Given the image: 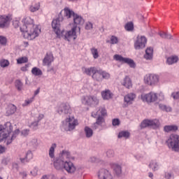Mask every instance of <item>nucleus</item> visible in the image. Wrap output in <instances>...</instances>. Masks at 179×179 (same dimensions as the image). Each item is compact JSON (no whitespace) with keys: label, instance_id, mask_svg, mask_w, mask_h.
<instances>
[{"label":"nucleus","instance_id":"nucleus-1","mask_svg":"<svg viewBox=\"0 0 179 179\" xmlns=\"http://www.w3.org/2000/svg\"><path fill=\"white\" fill-rule=\"evenodd\" d=\"M57 113L59 115L64 117L65 120L62 122V127L64 131H73L79 122L78 120L75 119V117L72 116V108L69 103H62L57 106Z\"/></svg>","mask_w":179,"mask_h":179},{"label":"nucleus","instance_id":"nucleus-2","mask_svg":"<svg viewBox=\"0 0 179 179\" xmlns=\"http://www.w3.org/2000/svg\"><path fill=\"white\" fill-rule=\"evenodd\" d=\"M23 25L20 27L23 33V37L27 40H34L41 33V29L38 25L34 24V20L30 17H26L22 20Z\"/></svg>","mask_w":179,"mask_h":179},{"label":"nucleus","instance_id":"nucleus-3","mask_svg":"<svg viewBox=\"0 0 179 179\" xmlns=\"http://www.w3.org/2000/svg\"><path fill=\"white\" fill-rule=\"evenodd\" d=\"M63 18L59 15L56 20H53L52 22V27L57 34L58 38H64L66 41H71V40H76L78 36H76V29L78 27H73L70 31L61 30V22Z\"/></svg>","mask_w":179,"mask_h":179},{"label":"nucleus","instance_id":"nucleus-4","mask_svg":"<svg viewBox=\"0 0 179 179\" xmlns=\"http://www.w3.org/2000/svg\"><path fill=\"white\" fill-rule=\"evenodd\" d=\"M66 159H71V152L64 150L61 152L59 157L55 158L54 161L55 168L56 170L64 169L67 173L73 174L76 171V167H75L73 163L68 162Z\"/></svg>","mask_w":179,"mask_h":179},{"label":"nucleus","instance_id":"nucleus-5","mask_svg":"<svg viewBox=\"0 0 179 179\" xmlns=\"http://www.w3.org/2000/svg\"><path fill=\"white\" fill-rule=\"evenodd\" d=\"M12 131H13V127H12V124L9 122H7L3 125H0V142H3V141L6 139V145H10L12 141L16 138V136L20 133V130L17 129L14 131L11 138H9Z\"/></svg>","mask_w":179,"mask_h":179},{"label":"nucleus","instance_id":"nucleus-6","mask_svg":"<svg viewBox=\"0 0 179 179\" xmlns=\"http://www.w3.org/2000/svg\"><path fill=\"white\" fill-rule=\"evenodd\" d=\"M82 71L83 73H85V75H87L88 76H92L94 80H96V82H103L101 69H97V68L96 67H83Z\"/></svg>","mask_w":179,"mask_h":179},{"label":"nucleus","instance_id":"nucleus-7","mask_svg":"<svg viewBox=\"0 0 179 179\" xmlns=\"http://www.w3.org/2000/svg\"><path fill=\"white\" fill-rule=\"evenodd\" d=\"M107 115V110H106L105 108L100 107L99 110L96 112H92V117L94 118H96L97 117L96 123L99 124L100 127L103 125V124L106 123V120L104 119V117Z\"/></svg>","mask_w":179,"mask_h":179},{"label":"nucleus","instance_id":"nucleus-8","mask_svg":"<svg viewBox=\"0 0 179 179\" xmlns=\"http://www.w3.org/2000/svg\"><path fill=\"white\" fill-rule=\"evenodd\" d=\"M166 145L174 152H179V136L177 134L171 135L166 141Z\"/></svg>","mask_w":179,"mask_h":179},{"label":"nucleus","instance_id":"nucleus-9","mask_svg":"<svg viewBox=\"0 0 179 179\" xmlns=\"http://www.w3.org/2000/svg\"><path fill=\"white\" fill-rule=\"evenodd\" d=\"M64 15L67 19L73 17L74 24H83L85 23V20H83L82 16L75 13V12L69 8H64Z\"/></svg>","mask_w":179,"mask_h":179},{"label":"nucleus","instance_id":"nucleus-10","mask_svg":"<svg viewBox=\"0 0 179 179\" xmlns=\"http://www.w3.org/2000/svg\"><path fill=\"white\" fill-rule=\"evenodd\" d=\"M160 127V121L158 119L144 120L141 124V128H152V129H157Z\"/></svg>","mask_w":179,"mask_h":179},{"label":"nucleus","instance_id":"nucleus-11","mask_svg":"<svg viewBox=\"0 0 179 179\" xmlns=\"http://www.w3.org/2000/svg\"><path fill=\"white\" fill-rule=\"evenodd\" d=\"M82 103L85 106H98L99 99L96 96H84L81 99Z\"/></svg>","mask_w":179,"mask_h":179},{"label":"nucleus","instance_id":"nucleus-12","mask_svg":"<svg viewBox=\"0 0 179 179\" xmlns=\"http://www.w3.org/2000/svg\"><path fill=\"white\" fill-rule=\"evenodd\" d=\"M144 83L149 86H156L159 83V76L155 74H147L144 76Z\"/></svg>","mask_w":179,"mask_h":179},{"label":"nucleus","instance_id":"nucleus-13","mask_svg":"<svg viewBox=\"0 0 179 179\" xmlns=\"http://www.w3.org/2000/svg\"><path fill=\"white\" fill-rule=\"evenodd\" d=\"M114 59L115 61H118L119 62H122V64H127L130 68H135L136 65L135 64V62L132 59L124 57L120 55H115L113 56Z\"/></svg>","mask_w":179,"mask_h":179},{"label":"nucleus","instance_id":"nucleus-14","mask_svg":"<svg viewBox=\"0 0 179 179\" xmlns=\"http://www.w3.org/2000/svg\"><path fill=\"white\" fill-rule=\"evenodd\" d=\"M135 99H136V94H135V93H129L125 95L124 97L123 108H127L128 106L133 104L134 101H135Z\"/></svg>","mask_w":179,"mask_h":179},{"label":"nucleus","instance_id":"nucleus-15","mask_svg":"<svg viewBox=\"0 0 179 179\" xmlns=\"http://www.w3.org/2000/svg\"><path fill=\"white\" fill-rule=\"evenodd\" d=\"M141 100L147 103H153L157 100V94L152 92L146 94H141Z\"/></svg>","mask_w":179,"mask_h":179},{"label":"nucleus","instance_id":"nucleus-16","mask_svg":"<svg viewBox=\"0 0 179 179\" xmlns=\"http://www.w3.org/2000/svg\"><path fill=\"white\" fill-rule=\"evenodd\" d=\"M146 43H148V39H146V37L138 36L137 40L134 43L135 50H141L142 48H145Z\"/></svg>","mask_w":179,"mask_h":179},{"label":"nucleus","instance_id":"nucleus-17","mask_svg":"<svg viewBox=\"0 0 179 179\" xmlns=\"http://www.w3.org/2000/svg\"><path fill=\"white\" fill-rule=\"evenodd\" d=\"M98 177L99 179H113V175L108 170L102 169L99 171Z\"/></svg>","mask_w":179,"mask_h":179},{"label":"nucleus","instance_id":"nucleus-18","mask_svg":"<svg viewBox=\"0 0 179 179\" xmlns=\"http://www.w3.org/2000/svg\"><path fill=\"white\" fill-rule=\"evenodd\" d=\"M52 62H54V55L51 52L47 53L43 59V66H50Z\"/></svg>","mask_w":179,"mask_h":179},{"label":"nucleus","instance_id":"nucleus-19","mask_svg":"<svg viewBox=\"0 0 179 179\" xmlns=\"http://www.w3.org/2000/svg\"><path fill=\"white\" fill-rule=\"evenodd\" d=\"M112 169L113 170V173L120 177L121 174H122V166L120 164L113 163L110 164Z\"/></svg>","mask_w":179,"mask_h":179},{"label":"nucleus","instance_id":"nucleus-20","mask_svg":"<svg viewBox=\"0 0 179 179\" xmlns=\"http://www.w3.org/2000/svg\"><path fill=\"white\" fill-rule=\"evenodd\" d=\"M9 24V17L8 15H0V29H6Z\"/></svg>","mask_w":179,"mask_h":179},{"label":"nucleus","instance_id":"nucleus-21","mask_svg":"<svg viewBox=\"0 0 179 179\" xmlns=\"http://www.w3.org/2000/svg\"><path fill=\"white\" fill-rule=\"evenodd\" d=\"M101 94L103 100H110V99H113V93H111V91L109 90L102 91Z\"/></svg>","mask_w":179,"mask_h":179},{"label":"nucleus","instance_id":"nucleus-22","mask_svg":"<svg viewBox=\"0 0 179 179\" xmlns=\"http://www.w3.org/2000/svg\"><path fill=\"white\" fill-rule=\"evenodd\" d=\"M144 58L147 60H150L153 58V48H148L145 50Z\"/></svg>","mask_w":179,"mask_h":179},{"label":"nucleus","instance_id":"nucleus-23","mask_svg":"<svg viewBox=\"0 0 179 179\" xmlns=\"http://www.w3.org/2000/svg\"><path fill=\"white\" fill-rule=\"evenodd\" d=\"M122 85L124 86V87H127V89H131V87H132V82L128 76H126L124 78Z\"/></svg>","mask_w":179,"mask_h":179},{"label":"nucleus","instance_id":"nucleus-24","mask_svg":"<svg viewBox=\"0 0 179 179\" xmlns=\"http://www.w3.org/2000/svg\"><path fill=\"white\" fill-rule=\"evenodd\" d=\"M57 148V144L52 143L49 149V157L50 159H55V149Z\"/></svg>","mask_w":179,"mask_h":179},{"label":"nucleus","instance_id":"nucleus-25","mask_svg":"<svg viewBox=\"0 0 179 179\" xmlns=\"http://www.w3.org/2000/svg\"><path fill=\"white\" fill-rule=\"evenodd\" d=\"M178 130V127L176 125H166L164 127V131L165 132H176Z\"/></svg>","mask_w":179,"mask_h":179},{"label":"nucleus","instance_id":"nucleus-26","mask_svg":"<svg viewBox=\"0 0 179 179\" xmlns=\"http://www.w3.org/2000/svg\"><path fill=\"white\" fill-rule=\"evenodd\" d=\"M31 159H33V152L29 150L27 152L25 158H20V162L21 163H26V162H29Z\"/></svg>","mask_w":179,"mask_h":179},{"label":"nucleus","instance_id":"nucleus-27","mask_svg":"<svg viewBox=\"0 0 179 179\" xmlns=\"http://www.w3.org/2000/svg\"><path fill=\"white\" fill-rule=\"evenodd\" d=\"M16 112V106L15 105H10L6 109L7 115H12Z\"/></svg>","mask_w":179,"mask_h":179},{"label":"nucleus","instance_id":"nucleus-28","mask_svg":"<svg viewBox=\"0 0 179 179\" xmlns=\"http://www.w3.org/2000/svg\"><path fill=\"white\" fill-rule=\"evenodd\" d=\"M159 36L161 38H165L166 40H173V36L167 32H159Z\"/></svg>","mask_w":179,"mask_h":179},{"label":"nucleus","instance_id":"nucleus-29","mask_svg":"<svg viewBox=\"0 0 179 179\" xmlns=\"http://www.w3.org/2000/svg\"><path fill=\"white\" fill-rule=\"evenodd\" d=\"M149 166L150 168L152 169L153 171L159 170V163H157L156 160L151 161Z\"/></svg>","mask_w":179,"mask_h":179},{"label":"nucleus","instance_id":"nucleus-30","mask_svg":"<svg viewBox=\"0 0 179 179\" xmlns=\"http://www.w3.org/2000/svg\"><path fill=\"white\" fill-rule=\"evenodd\" d=\"M131 134L129 131H122L119 133L117 138H124L125 139H128L130 136Z\"/></svg>","mask_w":179,"mask_h":179},{"label":"nucleus","instance_id":"nucleus-31","mask_svg":"<svg viewBox=\"0 0 179 179\" xmlns=\"http://www.w3.org/2000/svg\"><path fill=\"white\" fill-rule=\"evenodd\" d=\"M178 61V57L176 56H172L170 57H168L166 62L168 65H173V64H176Z\"/></svg>","mask_w":179,"mask_h":179},{"label":"nucleus","instance_id":"nucleus-32","mask_svg":"<svg viewBox=\"0 0 179 179\" xmlns=\"http://www.w3.org/2000/svg\"><path fill=\"white\" fill-rule=\"evenodd\" d=\"M85 134L86 138H92L93 136V129H92L89 127H85Z\"/></svg>","mask_w":179,"mask_h":179},{"label":"nucleus","instance_id":"nucleus-33","mask_svg":"<svg viewBox=\"0 0 179 179\" xmlns=\"http://www.w3.org/2000/svg\"><path fill=\"white\" fill-rule=\"evenodd\" d=\"M31 73L35 76H41V75H43V71L37 67H34L31 70Z\"/></svg>","mask_w":179,"mask_h":179},{"label":"nucleus","instance_id":"nucleus-34","mask_svg":"<svg viewBox=\"0 0 179 179\" xmlns=\"http://www.w3.org/2000/svg\"><path fill=\"white\" fill-rule=\"evenodd\" d=\"M159 107L160 110H162V111H166V113L171 112V107L167 106L163 103H159Z\"/></svg>","mask_w":179,"mask_h":179},{"label":"nucleus","instance_id":"nucleus-35","mask_svg":"<svg viewBox=\"0 0 179 179\" xmlns=\"http://www.w3.org/2000/svg\"><path fill=\"white\" fill-rule=\"evenodd\" d=\"M10 64V63L9 62V60H8V59H2L0 60V66L1 68H6V67L9 66Z\"/></svg>","mask_w":179,"mask_h":179},{"label":"nucleus","instance_id":"nucleus-36","mask_svg":"<svg viewBox=\"0 0 179 179\" xmlns=\"http://www.w3.org/2000/svg\"><path fill=\"white\" fill-rule=\"evenodd\" d=\"M40 9V3H36L35 5H32L29 7L30 12H37Z\"/></svg>","mask_w":179,"mask_h":179},{"label":"nucleus","instance_id":"nucleus-37","mask_svg":"<svg viewBox=\"0 0 179 179\" xmlns=\"http://www.w3.org/2000/svg\"><path fill=\"white\" fill-rule=\"evenodd\" d=\"M124 29L127 31H132V30H134V22H127L124 26Z\"/></svg>","mask_w":179,"mask_h":179},{"label":"nucleus","instance_id":"nucleus-38","mask_svg":"<svg viewBox=\"0 0 179 179\" xmlns=\"http://www.w3.org/2000/svg\"><path fill=\"white\" fill-rule=\"evenodd\" d=\"M91 54L92 55L93 58L94 59H97V58H99V50H97V48H91Z\"/></svg>","mask_w":179,"mask_h":179},{"label":"nucleus","instance_id":"nucleus-39","mask_svg":"<svg viewBox=\"0 0 179 179\" xmlns=\"http://www.w3.org/2000/svg\"><path fill=\"white\" fill-rule=\"evenodd\" d=\"M88 162H90V163H101L103 162V160H101V159L99 158V157H91Z\"/></svg>","mask_w":179,"mask_h":179},{"label":"nucleus","instance_id":"nucleus-40","mask_svg":"<svg viewBox=\"0 0 179 179\" xmlns=\"http://www.w3.org/2000/svg\"><path fill=\"white\" fill-rule=\"evenodd\" d=\"M15 87L19 92H21L22 89H23V83L20 80H15Z\"/></svg>","mask_w":179,"mask_h":179},{"label":"nucleus","instance_id":"nucleus-41","mask_svg":"<svg viewBox=\"0 0 179 179\" xmlns=\"http://www.w3.org/2000/svg\"><path fill=\"white\" fill-rule=\"evenodd\" d=\"M29 61V59H27V57H20L19 59H17V64H26Z\"/></svg>","mask_w":179,"mask_h":179},{"label":"nucleus","instance_id":"nucleus-42","mask_svg":"<svg viewBox=\"0 0 179 179\" xmlns=\"http://www.w3.org/2000/svg\"><path fill=\"white\" fill-rule=\"evenodd\" d=\"M34 101V96L25 100L24 103L22 104L23 107H26L29 106V104H31V103H33Z\"/></svg>","mask_w":179,"mask_h":179},{"label":"nucleus","instance_id":"nucleus-43","mask_svg":"<svg viewBox=\"0 0 179 179\" xmlns=\"http://www.w3.org/2000/svg\"><path fill=\"white\" fill-rule=\"evenodd\" d=\"M115 153L114 152V150H108L106 152V156L108 157H114Z\"/></svg>","mask_w":179,"mask_h":179},{"label":"nucleus","instance_id":"nucleus-44","mask_svg":"<svg viewBox=\"0 0 179 179\" xmlns=\"http://www.w3.org/2000/svg\"><path fill=\"white\" fill-rule=\"evenodd\" d=\"M103 79H110V73L102 70V80Z\"/></svg>","mask_w":179,"mask_h":179},{"label":"nucleus","instance_id":"nucleus-45","mask_svg":"<svg viewBox=\"0 0 179 179\" xmlns=\"http://www.w3.org/2000/svg\"><path fill=\"white\" fill-rule=\"evenodd\" d=\"M118 43V38L117 36H112L110 38V44H117Z\"/></svg>","mask_w":179,"mask_h":179},{"label":"nucleus","instance_id":"nucleus-46","mask_svg":"<svg viewBox=\"0 0 179 179\" xmlns=\"http://www.w3.org/2000/svg\"><path fill=\"white\" fill-rule=\"evenodd\" d=\"M93 29V24L90 22H88L85 24V29L86 30H92Z\"/></svg>","mask_w":179,"mask_h":179},{"label":"nucleus","instance_id":"nucleus-47","mask_svg":"<svg viewBox=\"0 0 179 179\" xmlns=\"http://www.w3.org/2000/svg\"><path fill=\"white\" fill-rule=\"evenodd\" d=\"M171 97H173L174 100H179V92H173L171 94Z\"/></svg>","mask_w":179,"mask_h":179},{"label":"nucleus","instance_id":"nucleus-48","mask_svg":"<svg viewBox=\"0 0 179 179\" xmlns=\"http://www.w3.org/2000/svg\"><path fill=\"white\" fill-rule=\"evenodd\" d=\"M0 44L1 45L6 44V38L5 36H0Z\"/></svg>","mask_w":179,"mask_h":179},{"label":"nucleus","instance_id":"nucleus-49","mask_svg":"<svg viewBox=\"0 0 179 179\" xmlns=\"http://www.w3.org/2000/svg\"><path fill=\"white\" fill-rule=\"evenodd\" d=\"M165 178L174 179V176H173L171 173L166 172L165 173Z\"/></svg>","mask_w":179,"mask_h":179},{"label":"nucleus","instance_id":"nucleus-50","mask_svg":"<svg viewBox=\"0 0 179 179\" xmlns=\"http://www.w3.org/2000/svg\"><path fill=\"white\" fill-rule=\"evenodd\" d=\"M120 119H113L112 121V124L113 127H117V125H120Z\"/></svg>","mask_w":179,"mask_h":179},{"label":"nucleus","instance_id":"nucleus-51","mask_svg":"<svg viewBox=\"0 0 179 179\" xmlns=\"http://www.w3.org/2000/svg\"><path fill=\"white\" fill-rule=\"evenodd\" d=\"M31 125L34 129H37V127H38V121H34Z\"/></svg>","mask_w":179,"mask_h":179},{"label":"nucleus","instance_id":"nucleus-52","mask_svg":"<svg viewBox=\"0 0 179 179\" xmlns=\"http://www.w3.org/2000/svg\"><path fill=\"white\" fill-rule=\"evenodd\" d=\"M30 132L29 129H25L24 130L22 131L21 134L22 135H23L24 136H27V135H29V133Z\"/></svg>","mask_w":179,"mask_h":179},{"label":"nucleus","instance_id":"nucleus-53","mask_svg":"<svg viewBox=\"0 0 179 179\" xmlns=\"http://www.w3.org/2000/svg\"><path fill=\"white\" fill-rule=\"evenodd\" d=\"M19 24H20V22H19V20H14L13 22V25L14 26V27H15V29H17V27H19Z\"/></svg>","mask_w":179,"mask_h":179},{"label":"nucleus","instance_id":"nucleus-54","mask_svg":"<svg viewBox=\"0 0 179 179\" xmlns=\"http://www.w3.org/2000/svg\"><path fill=\"white\" fill-rule=\"evenodd\" d=\"M99 124H97L96 122L92 124V129H97L99 128Z\"/></svg>","mask_w":179,"mask_h":179},{"label":"nucleus","instance_id":"nucleus-55","mask_svg":"<svg viewBox=\"0 0 179 179\" xmlns=\"http://www.w3.org/2000/svg\"><path fill=\"white\" fill-rule=\"evenodd\" d=\"M28 68H29V65L26 64L24 66H22L21 68V71H22V72H26V71H27Z\"/></svg>","mask_w":179,"mask_h":179},{"label":"nucleus","instance_id":"nucleus-56","mask_svg":"<svg viewBox=\"0 0 179 179\" xmlns=\"http://www.w3.org/2000/svg\"><path fill=\"white\" fill-rule=\"evenodd\" d=\"M20 174L22 177V178H26V177H27V173H26L24 171L20 172Z\"/></svg>","mask_w":179,"mask_h":179},{"label":"nucleus","instance_id":"nucleus-57","mask_svg":"<svg viewBox=\"0 0 179 179\" xmlns=\"http://www.w3.org/2000/svg\"><path fill=\"white\" fill-rule=\"evenodd\" d=\"M13 169H14L15 170H19V165L16 163H13Z\"/></svg>","mask_w":179,"mask_h":179},{"label":"nucleus","instance_id":"nucleus-58","mask_svg":"<svg viewBox=\"0 0 179 179\" xmlns=\"http://www.w3.org/2000/svg\"><path fill=\"white\" fill-rule=\"evenodd\" d=\"M43 118H44V115L39 114L38 120L36 121H38V122H40V121H41V120H43Z\"/></svg>","mask_w":179,"mask_h":179},{"label":"nucleus","instance_id":"nucleus-59","mask_svg":"<svg viewBox=\"0 0 179 179\" xmlns=\"http://www.w3.org/2000/svg\"><path fill=\"white\" fill-rule=\"evenodd\" d=\"M5 152V147L0 145V155H2Z\"/></svg>","mask_w":179,"mask_h":179},{"label":"nucleus","instance_id":"nucleus-60","mask_svg":"<svg viewBox=\"0 0 179 179\" xmlns=\"http://www.w3.org/2000/svg\"><path fill=\"white\" fill-rule=\"evenodd\" d=\"M31 174H32V176H34V177H36V176H37V171L34 170V171H31Z\"/></svg>","mask_w":179,"mask_h":179},{"label":"nucleus","instance_id":"nucleus-61","mask_svg":"<svg viewBox=\"0 0 179 179\" xmlns=\"http://www.w3.org/2000/svg\"><path fill=\"white\" fill-rule=\"evenodd\" d=\"M40 93V88H38L35 92H34V96H37Z\"/></svg>","mask_w":179,"mask_h":179},{"label":"nucleus","instance_id":"nucleus-62","mask_svg":"<svg viewBox=\"0 0 179 179\" xmlns=\"http://www.w3.org/2000/svg\"><path fill=\"white\" fill-rule=\"evenodd\" d=\"M48 72H54L55 73V71L54 70V67H52L48 69Z\"/></svg>","mask_w":179,"mask_h":179},{"label":"nucleus","instance_id":"nucleus-63","mask_svg":"<svg viewBox=\"0 0 179 179\" xmlns=\"http://www.w3.org/2000/svg\"><path fill=\"white\" fill-rule=\"evenodd\" d=\"M150 178H153V173L152 172H150L148 174Z\"/></svg>","mask_w":179,"mask_h":179},{"label":"nucleus","instance_id":"nucleus-64","mask_svg":"<svg viewBox=\"0 0 179 179\" xmlns=\"http://www.w3.org/2000/svg\"><path fill=\"white\" fill-rule=\"evenodd\" d=\"M41 179H48V176H47V175H45Z\"/></svg>","mask_w":179,"mask_h":179}]
</instances>
